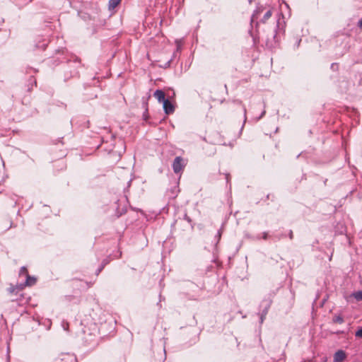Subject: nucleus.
I'll use <instances>...</instances> for the list:
<instances>
[{"label": "nucleus", "mask_w": 362, "mask_h": 362, "mask_svg": "<svg viewBox=\"0 0 362 362\" xmlns=\"http://www.w3.org/2000/svg\"><path fill=\"white\" fill-rule=\"evenodd\" d=\"M272 15V11L271 9L268 10L264 15L262 19L261 20V22L264 23L267 22V21L271 18Z\"/></svg>", "instance_id": "obj_6"}, {"label": "nucleus", "mask_w": 362, "mask_h": 362, "mask_svg": "<svg viewBox=\"0 0 362 362\" xmlns=\"http://www.w3.org/2000/svg\"><path fill=\"white\" fill-rule=\"evenodd\" d=\"M63 327L65 330L69 329V323L68 322H64L63 323Z\"/></svg>", "instance_id": "obj_15"}, {"label": "nucleus", "mask_w": 362, "mask_h": 362, "mask_svg": "<svg viewBox=\"0 0 362 362\" xmlns=\"http://www.w3.org/2000/svg\"><path fill=\"white\" fill-rule=\"evenodd\" d=\"M243 111H244V113L245 114L246 113V109L244 107H243Z\"/></svg>", "instance_id": "obj_26"}, {"label": "nucleus", "mask_w": 362, "mask_h": 362, "mask_svg": "<svg viewBox=\"0 0 362 362\" xmlns=\"http://www.w3.org/2000/svg\"><path fill=\"white\" fill-rule=\"evenodd\" d=\"M358 26L359 28H362V18L359 20V21L358 22Z\"/></svg>", "instance_id": "obj_18"}, {"label": "nucleus", "mask_w": 362, "mask_h": 362, "mask_svg": "<svg viewBox=\"0 0 362 362\" xmlns=\"http://www.w3.org/2000/svg\"><path fill=\"white\" fill-rule=\"evenodd\" d=\"M264 317H265V316H264V315L262 313L261 317H260L261 323L263 322Z\"/></svg>", "instance_id": "obj_20"}, {"label": "nucleus", "mask_w": 362, "mask_h": 362, "mask_svg": "<svg viewBox=\"0 0 362 362\" xmlns=\"http://www.w3.org/2000/svg\"><path fill=\"white\" fill-rule=\"evenodd\" d=\"M144 119H145V120H146V119H147V118H148V115H147V114H146V113H144Z\"/></svg>", "instance_id": "obj_21"}, {"label": "nucleus", "mask_w": 362, "mask_h": 362, "mask_svg": "<svg viewBox=\"0 0 362 362\" xmlns=\"http://www.w3.org/2000/svg\"><path fill=\"white\" fill-rule=\"evenodd\" d=\"M355 336L358 338H362V327L356 331Z\"/></svg>", "instance_id": "obj_10"}, {"label": "nucleus", "mask_w": 362, "mask_h": 362, "mask_svg": "<svg viewBox=\"0 0 362 362\" xmlns=\"http://www.w3.org/2000/svg\"><path fill=\"white\" fill-rule=\"evenodd\" d=\"M21 271H22V272L26 271V269H25V267H22V268H21Z\"/></svg>", "instance_id": "obj_24"}, {"label": "nucleus", "mask_w": 362, "mask_h": 362, "mask_svg": "<svg viewBox=\"0 0 362 362\" xmlns=\"http://www.w3.org/2000/svg\"><path fill=\"white\" fill-rule=\"evenodd\" d=\"M237 103H238V104H240V105H241V104H242L241 101H240V100H237Z\"/></svg>", "instance_id": "obj_25"}, {"label": "nucleus", "mask_w": 362, "mask_h": 362, "mask_svg": "<svg viewBox=\"0 0 362 362\" xmlns=\"http://www.w3.org/2000/svg\"><path fill=\"white\" fill-rule=\"evenodd\" d=\"M62 361L71 359L72 356L69 354L62 355Z\"/></svg>", "instance_id": "obj_12"}, {"label": "nucleus", "mask_w": 362, "mask_h": 362, "mask_svg": "<svg viewBox=\"0 0 362 362\" xmlns=\"http://www.w3.org/2000/svg\"><path fill=\"white\" fill-rule=\"evenodd\" d=\"M259 11H257V13H254L252 16V21L253 22L255 21V18H257V14H258Z\"/></svg>", "instance_id": "obj_14"}, {"label": "nucleus", "mask_w": 362, "mask_h": 362, "mask_svg": "<svg viewBox=\"0 0 362 362\" xmlns=\"http://www.w3.org/2000/svg\"><path fill=\"white\" fill-rule=\"evenodd\" d=\"M346 358V353L342 350H338L334 355V362H342Z\"/></svg>", "instance_id": "obj_3"}, {"label": "nucleus", "mask_w": 362, "mask_h": 362, "mask_svg": "<svg viewBox=\"0 0 362 362\" xmlns=\"http://www.w3.org/2000/svg\"><path fill=\"white\" fill-rule=\"evenodd\" d=\"M288 236H289V238L291 240H292L293 238V231L292 230H290L289 232V234H288Z\"/></svg>", "instance_id": "obj_17"}, {"label": "nucleus", "mask_w": 362, "mask_h": 362, "mask_svg": "<svg viewBox=\"0 0 362 362\" xmlns=\"http://www.w3.org/2000/svg\"><path fill=\"white\" fill-rule=\"evenodd\" d=\"M163 109H164V111H165V113L166 115H170V114H172L175 111V107L174 105L169 101L168 99H167L166 100H165L163 103Z\"/></svg>", "instance_id": "obj_2"}, {"label": "nucleus", "mask_w": 362, "mask_h": 362, "mask_svg": "<svg viewBox=\"0 0 362 362\" xmlns=\"http://www.w3.org/2000/svg\"><path fill=\"white\" fill-rule=\"evenodd\" d=\"M263 238L264 239H267V233H264Z\"/></svg>", "instance_id": "obj_22"}, {"label": "nucleus", "mask_w": 362, "mask_h": 362, "mask_svg": "<svg viewBox=\"0 0 362 362\" xmlns=\"http://www.w3.org/2000/svg\"><path fill=\"white\" fill-rule=\"evenodd\" d=\"M185 219L188 222V223H191L192 222V220L191 218L187 215L185 214Z\"/></svg>", "instance_id": "obj_16"}, {"label": "nucleus", "mask_w": 362, "mask_h": 362, "mask_svg": "<svg viewBox=\"0 0 362 362\" xmlns=\"http://www.w3.org/2000/svg\"><path fill=\"white\" fill-rule=\"evenodd\" d=\"M185 165V164L184 163L183 158L180 156H177L173 163V169L174 173H180L183 170Z\"/></svg>", "instance_id": "obj_1"}, {"label": "nucleus", "mask_w": 362, "mask_h": 362, "mask_svg": "<svg viewBox=\"0 0 362 362\" xmlns=\"http://www.w3.org/2000/svg\"><path fill=\"white\" fill-rule=\"evenodd\" d=\"M353 296L357 300H362V291H357V292H355L353 293Z\"/></svg>", "instance_id": "obj_8"}, {"label": "nucleus", "mask_w": 362, "mask_h": 362, "mask_svg": "<svg viewBox=\"0 0 362 362\" xmlns=\"http://www.w3.org/2000/svg\"><path fill=\"white\" fill-rule=\"evenodd\" d=\"M221 232H220V231H218V238H221Z\"/></svg>", "instance_id": "obj_23"}, {"label": "nucleus", "mask_w": 362, "mask_h": 362, "mask_svg": "<svg viewBox=\"0 0 362 362\" xmlns=\"http://www.w3.org/2000/svg\"><path fill=\"white\" fill-rule=\"evenodd\" d=\"M122 0H110L109 1V8L114 9L116 8L121 2Z\"/></svg>", "instance_id": "obj_5"}, {"label": "nucleus", "mask_w": 362, "mask_h": 362, "mask_svg": "<svg viewBox=\"0 0 362 362\" xmlns=\"http://www.w3.org/2000/svg\"><path fill=\"white\" fill-rule=\"evenodd\" d=\"M103 268H104V264H101L100 267L98 268V269L97 270L96 274L98 275L100 273V272L103 269Z\"/></svg>", "instance_id": "obj_13"}, {"label": "nucleus", "mask_w": 362, "mask_h": 362, "mask_svg": "<svg viewBox=\"0 0 362 362\" xmlns=\"http://www.w3.org/2000/svg\"><path fill=\"white\" fill-rule=\"evenodd\" d=\"M332 320L334 322L339 324H342L344 322V319L341 315L334 316Z\"/></svg>", "instance_id": "obj_7"}, {"label": "nucleus", "mask_w": 362, "mask_h": 362, "mask_svg": "<svg viewBox=\"0 0 362 362\" xmlns=\"http://www.w3.org/2000/svg\"><path fill=\"white\" fill-rule=\"evenodd\" d=\"M269 306H270V303L267 302L265 308H264V310L262 312V313L264 315V316L267 315Z\"/></svg>", "instance_id": "obj_9"}, {"label": "nucleus", "mask_w": 362, "mask_h": 362, "mask_svg": "<svg viewBox=\"0 0 362 362\" xmlns=\"http://www.w3.org/2000/svg\"><path fill=\"white\" fill-rule=\"evenodd\" d=\"M153 95L160 103H163L165 100H167L165 98V93L161 90H156L154 92Z\"/></svg>", "instance_id": "obj_4"}, {"label": "nucleus", "mask_w": 362, "mask_h": 362, "mask_svg": "<svg viewBox=\"0 0 362 362\" xmlns=\"http://www.w3.org/2000/svg\"><path fill=\"white\" fill-rule=\"evenodd\" d=\"M108 262H108V260H107V259H104V260L103 261V262H102V264H104V267H105L107 264H108Z\"/></svg>", "instance_id": "obj_19"}, {"label": "nucleus", "mask_w": 362, "mask_h": 362, "mask_svg": "<svg viewBox=\"0 0 362 362\" xmlns=\"http://www.w3.org/2000/svg\"><path fill=\"white\" fill-rule=\"evenodd\" d=\"M35 282V279L34 278H33L32 279L28 277V279H27V284L28 285H31L33 284H34Z\"/></svg>", "instance_id": "obj_11"}, {"label": "nucleus", "mask_w": 362, "mask_h": 362, "mask_svg": "<svg viewBox=\"0 0 362 362\" xmlns=\"http://www.w3.org/2000/svg\"><path fill=\"white\" fill-rule=\"evenodd\" d=\"M228 176H229L228 175H226V179H227V180H228Z\"/></svg>", "instance_id": "obj_27"}]
</instances>
